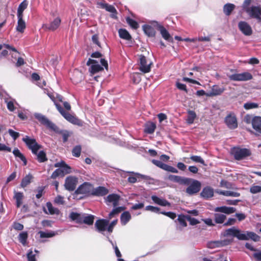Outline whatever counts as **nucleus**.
<instances>
[{
    "label": "nucleus",
    "mask_w": 261,
    "mask_h": 261,
    "mask_svg": "<svg viewBox=\"0 0 261 261\" xmlns=\"http://www.w3.org/2000/svg\"><path fill=\"white\" fill-rule=\"evenodd\" d=\"M186 220H187V215L185 216L183 215H179L178 216L177 221L179 222V223L182 227H186L187 225V224L186 222Z\"/></svg>",
    "instance_id": "obj_49"
},
{
    "label": "nucleus",
    "mask_w": 261,
    "mask_h": 261,
    "mask_svg": "<svg viewBox=\"0 0 261 261\" xmlns=\"http://www.w3.org/2000/svg\"><path fill=\"white\" fill-rule=\"evenodd\" d=\"M257 116H253L251 115L247 114L245 116L244 121L247 124L251 123L252 127L253 126L254 120L257 118Z\"/></svg>",
    "instance_id": "obj_47"
},
{
    "label": "nucleus",
    "mask_w": 261,
    "mask_h": 261,
    "mask_svg": "<svg viewBox=\"0 0 261 261\" xmlns=\"http://www.w3.org/2000/svg\"><path fill=\"white\" fill-rule=\"evenodd\" d=\"M107 240L109 241V242L113 246V247L115 250V254H116V255L117 256V257H120L121 256V254L120 251L119 250L118 248L116 246V243H114L111 240H110L108 236L107 237Z\"/></svg>",
    "instance_id": "obj_53"
},
{
    "label": "nucleus",
    "mask_w": 261,
    "mask_h": 261,
    "mask_svg": "<svg viewBox=\"0 0 261 261\" xmlns=\"http://www.w3.org/2000/svg\"><path fill=\"white\" fill-rule=\"evenodd\" d=\"M145 210L153 213L160 214V208L152 205H148L145 207Z\"/></svg>",
    "instance_id": "obj_60"
},
{
    "label": "nucleus",
    "mask_w": 261,
    "mask_h": 261,
    "mask_svg": "<svg viewBox=\"0 0 261 261\" xmlns=\"http://www.w3.org/2000/svg\"><path fill=\"white\" fill-rule=\"evenodd\" d=\"M250 18H255L257 22L261 23V6H252L247 8L245 11Z\"/></svg>",
    "instance_id": "obj_7"
},
{
    "label": "nucleus",
    "mask_w": 261,
    "mask_h": 261,
    "mask_svg": "<svg viewBox=\"0 0 261 261\" xmlns=\"http://www.w3.org/2000/svg\"><path fill=\"white\" fill-rule=\"evenodd\" d=\"M36 156V160L39 163H43L47 161V158L45 151L43 150H39L37 151L36 154H34Z\"/></svg>",
    "instance_id": "obj_32"
},
{
    "label": "nucleus",
    "mask_w": 261,
    "mask_h": 261,
    "mask_svg": "<svg viewBox=\"0 0 261 261\" xmlns=\"http://www.w3.org/2000/svg\"><path fill=\"white\" fill-rule=\"evenodd\" d=\"M190 159L194 162L199 163L203 165H205L204 161L200 156L192 155Z\"/></svg>",
    "instance_id": "obj_57"
},
{
    "label": "nucleus",
    "mask_w": 261,
    "mask_h": 261,
    "mask_svg": "<svg viewBox=\"0 0 261 261\" xmlns=\"http://www.w3.org/2000/svg\"><path fill=\"white\" fill-rule=\"evenodd\" d=\"M22 140L33 154H36L37 151L42 148V145L39 144L35 139L31 138L28 136H25Z\"/></svg>",
    "instance_id": "obj_6"
},
{
    "label": "nucleus",
    "mask_w": 261,
    "mask_h": 261,
    "mask_svg": "<svg viewBox=\"0 0 261 261\" xmlns=\"http://www.w3.org/2000/svg\"><path fill=\"white\" fill-rule=\"evenodd\" d=\"M46 206L47 208L48 212L44 208L43 211L45 214L50 215H59L60 214L59 210L58 208L54 207L51 202H47L46 204Z\"/></svg>",
    "instance_id": "obj_23"
},
{
    "label": "nucleus",
    "mask_w": 261,
    "mask_h": 261,
    "mask_svg": "<svg viewBox=\"0 0 261 261\" xmlns=\"http://www.w3.org/2000/svg\"><path fill=\"white\" fill-rule=\"evenodd\" d=\"M224 87H220L217 85H214L210 93L206 94L207 96H214L221 95L224 91Z\"/></svg>",
    "instance_id": "obj_19"
},
{
    "label": "nucleus",
    "mask_w": 261,
    "mask_h": 261,
    "mask_svg": "<svg viewBox=\"0 0 261 261\" xmlns=\"http://www.w3.org/2000/svg\"><path fill=\"white\" fill-rule=\"evenodd\" d=\"M33 178V176L32 174L30 173L28 174V175H25L22 179L20 184V186L22 188H25L28 185H29L31 181L32 180Z\"/></svg>",
    "instance_id": "obj_35"
},
{
    "label": "nucleus",
    "mask_w": 261,
    "mask_h": 261,
    "mask_svg": "<svg viewBox=\"0 0 261 261\" xmlns=\"http://www.w3.org/2000/svg\"><path fill=\"white\" fill-rule=\"evenodd\" d=\"M230 242L229 241L227 240L223 241H212L208 243V247L210 248L220 247L228 245Z\"/></svg>",
    "instance_id": "obj_20"
},
{
    "label": "nucleus",
    "mask_w": 261,
    "mask_h": 261,
    "mask_svg": "<svg viewBox=\"0 0 261 261\" xmlns=\"http://www.w3.org/2000/svg\"><path fill=\"white\" fill-rule=\"evenodd\" d=\"M110 219H98L95 223V227L97 231L105 235V232L106 230L108 231V226L109 223Z\"/></svg>",
    "instance_id": "obj_11"
},
{
    "label": "nucleus",
    "mask_w": 261,
    "mask_h": 261,
    "mask_svg": "<svg viewBox=\"0 0 261 261\" xmlns=\"http://www.w3.org/2000/svg\"><path fill=\"white\" fill-rule=\"evenodd\" d=\"M28 237V234L27 232L23 231L21 232L18 236V240L23 245H25L27 243V240Z\"/></svg>",
    "instance_id": "obj_46"
},
{
    "label": "nucleus",
    "mask_w": 261,
    "mask_h": 261,
    "mask_svg": "<svg viewBox=\"0 0 261 261\" xmlns=\"http://www.w3.org/2000/svg\"><path fill=\"white\" fill-rule=\"evenodd\" d=\"M95 216L91 214H84L82 220V223L91 225L94 222Z\"/></svg>",
    "instance_id": "obj_31"
},
{
    "label": "nucleus",
    "mask_w": 261,
    "mask_h": 261,
    "mask_svg": "<svg viewBox=\"0 0 261 261\" xmlns=\"http://www.w3.org/2000/svg\"><path fill=\"white\" fill-rule=\"evenodd\" d=\"M142 29L144 33L147 36L149 37H153L155 36L156 32L152 26L148 24H144L142 26Z\"/></svg>",
    "instance_id": "obj_24"
},
{
    "label": "nucleus",
    "mask_w": 261,
    "mask_h": 261,
    "mask_svg": "<svg viewBox=\"0 0 261 261\" xmlns=\"http://www.w3.org/2000/svg\"><path fill=\"white\" fill-rule=\"evenodd\" d=\"M78 183V178L74 176H68L65 180L64 187L66 190L73 191Z\"/></svg>",
    "instance_id": "obj_8"
},
{
    "label": "nucleus",
    "mask_w": 261,
    "mask_h": 261,
    "mask_svg": "<svg viewBox=\"0 0 261 261\" xmlns=\"http://www.w3.org/2000/svg\"><path fill=\"white\" fill-rule=\"evenodd\" d=\"M215 211L217 212L223 213L226 214H230L235 212L236 208L232 207L223 206L216 207Z\"/></svg>",
    "instance_id": "obj_25"
},
{
    "label": "nucleus",
    "mask_w": 261,
    "mask_h": 261,
    "mask_svg": "<svg viewBox=\"0 0 261 261\" xmlns=\"http://www.w3.org/2000/svg\"><path fill=\"white\" fill-rule=\"evenodd\" d=\"M60 175L63 176V171L61 169L58 168L53 172L50 177L52 179H56Z\"/></svg>",
    "instance_id": "obj_58"
},
{
    "label": "nucleus",
    "mask_w": 261,
    "mask_h": 261,
    "mask_svg": "<svg viewBox=\"0 0 261 261\" xmlns=\"http://www.w3.org/2000/svg\"><path fill=\"white\" fill-rule=\"evenodd\" d=\"M93 190V185L89 182H85L80 185L75 190L76 194L91 195Z\"/></svg>",
    "instance_id": "obj_9"
},
{
    "label": "nucleus",
    "mask_w": 261,
    "mask_h": 261,
    "mask_svg": "<svg viewBox=\"0 0 261 261\" xmlns=\"http://www.w3.org/2000/svg\"><path fill=\"white\" fill-rule=\"evenodd\" d=\"M109 193V190L105 187L99 186L96 188H93L91 195L96 196H103Z\"/></svg>",
    "instance_id": "obj_17"
},
{
    "label": "nucleus",
    "mask_w": 261,
    "mask_h": 261,
    "mask_svg": "<svg viewBox=\"0 0 261 261\" xmlns=\"http://www.w3.org/2000/svg\"><path fill=\"white\" fill-rule=\"evenodd\" d=\"M253 129L257 133L261 134V117L257 116V118L254 120Z\"/></svg>",
    "instance_id": "obj_34"
},
{
    "label": "nucleus",
    "mask_w": 261,
    "mask_h": 261,
    "mask_svg": "<svg viewBox=\"0 0 261 261\" xmlns=\"http://www.w3.org/2000/svg\"><path fill=\"white\" fill-rule=\"evenodd\" d=\"M258 108V104L255 102H248L244 105V108L245 110H250Z\"/></svg>",
    "instance_id": "obj_51"
},
{
    "label": "nucleus",
    "mask_w": 261,
    "mask_h": 261,
    "mask_svg": "<svg viewBox=\"0 0 261 261\" xmlns=\"http://www.w3.org/2000/svg\"><path fill=\"white\" fill-rule=\"evenodd\" d=\"M28 6V2L26 0H24L21 2L18 6L17 9V16H23V12L27 8Z\"/></svg>",
    "instance_id": "obj_37"
},
{
    "label": "nucleus",
    "mask_w": 261,
    "mask_h": 261,
    "mask_svg": "<svg viewBox=\"0 0 261 261\" xmlns=\"http://www.w3.org/2000/svg\"><path fill=\"white\" fill-rule=\"evenodd\" d=\"M238 28L245 36H250L252 34V30L251 26L246 21H240L238 23Z\"/></svg>",
    "instance_id": "obj_13"
},
{
    "label": "nucleus",
    "mask_w": 261,
    "mask_h": 261,
    "mask_svg": "<svg viewBox=\"0 0 261 261\" xmlns=\"http://www.w3.org/2000/svg\"><path fill=\"white\" fill-rule=\"evenodd\" d=\"M127 23L134 29H137L139 28V24L134 19L127 17L126 19Z\"/></svg>",
    "instance_id": "obj_50"
},
{
    "label": "nucleus",
    "mask_w": 261,
    "mask_h": 261,
    "mask_svg": "<svg viewBox=\"0 0 261 261\" xmlns=\"http://www.w3.org/2000/svg\"><path fill=\"white\" fill-rule=\"evenodd\" d=\"M5 102L7 103V108L10 111L13 112L15 110L14 103V102H15V100L14 99H12V100L10 101H8V99L5 98Z\"/></svg>",
    "instance_id": "obj_52"
},
{
    "label": "nucleus",
    "mask_w": 261,
    "mask_h": 261,
    "mask_svg": "<svg viewBox=\"0 0 261 261\" xmlns=\"http://www.w3.org/2000/svg\"><path fill=\"white\" fill-rule=\"evenodd\" d=\"M240 235H242L243 238L239 239V240H248L251 239L255 242H257L260 239L259 236L252 231H246L245 233H242L241 231Z\"/></svg>",
    "instance_id": "obj_15"
},
{
    "label": "nucleus",
    "mask_w": 261,
    "mask_h": 261,
    "mask_svg": "<svg viewBox=\"0 0 261 261\" xmlns=\"http://www.w3.org/2000/svg\"><path fill=\"white\" fill-rule=\"evenodd\" d=\"M120 197L116 194H112L109 195L106 198V201L109 203H112L114 207L118 205Z\"/></svg>",
    "instance_id": "obj_21"
},
{
    "label": "nucleus",
    "mask_w": 261,
    "mask_h": 261,
    "mask_svg": "<svg viewBox=\"0 0 261 261\" xmlns=\"http://www.w3.org/2000/svg\"><path fill=\"white\" fill-rule=\"evenodd\" d=\"M153 23L156 24L158 30L160 31L162 37L166 41L170 42H173V39L170 35L168 31L161 24H159L158 22L154 21Z\"/></svg>",
    "instance_id": "obj_12"
},
{
    "label": "nucleus",
    "mask_w": 261,
    "mask_h": 261,
    "mask_svg": "<svg viewBox=\"0 0 261 261\" xmlns=\"http://www.w3.org/2000/svg\"><path fill=\"white\" fill-rule=\"evenodd\" d=\"M187 220L190 222L191 225H195L199 223V221L197 219L192 218L189 215H187Z\"/></svg>",
    "instance_id": "obj_62"
},
{
    "label": "nucleus",
    "mask_w": 261,
    "mask_h": 261,
    "mask_svg": "<svg viewBox=\"0 0 261 261\" xmlns=\"http://www.w3.org/2000/svg\"><path fill=\"white\" fill-rule=\"evenodd\" d=\"M253 256L258 261H261V250H258L253 253Z\"/></svg>",
    "instance_id": "obj_64"
},
{
    "label": "nucleus",
    "mask_w": 261,
    "mask_h": 261,
    "mask_svg": "<svg viewBox=\"0 0 261 261\" xmlns=\"http://www.w3.org/2000/svg\"><path fill=\"white\" fill-rule=\"evenodd\" d=\"M231 153L236 160H243L251 154L250 149L239 147H234L231 150Z\"/></svg>",
    "instance_id": "obj_4"
},
{
    "label": "nucleus",
    "mask_w": 261,
    "mask_h": 261,
    "mask_svg": "<svg viewBox=\"0 0 261 261\" xmlns=\"http://www.w3.org/2000/svg\"><path fill=\"white\" fill-rule=\"evenodd\" d=\"M162 169L173 173H177L178 172L175 168L166 164H164Z\"/></svg>",
    "instance_id": "obj_54"
},
{
    "label": "nucleus",
    "mask_w": 261,
    "mask_h": 261,
    "mask_svg": "<svg viewBox=\"0 0 261 261\" xmlns=\"http://www.w3.org/2000/svg\"><path fill=\"white\" fill-rule=\"evenodd\" d=\"M124 209H125V207H123V206H119V207H115L109 213L108 218L109 219H112L113 217H114L115 216V215H118L121 211H123Z\"/></svg>",
    "instance_id": "obj_43"
},
{
    "label": "nucleus",
    "mask_w": 261,
    "mask_h": 261,
    "mask_svg": "<svg viewBox=\"0 0 261 261\" xmlns=\"http://www.w3.org/2000/svg\"><path fill=\"white\" fill-rule=\"evenodd\" d=\"M151 199L155 203L161 206H165L170 205V203L167 200L163 198H159L155 195L151 196Z\"/></svg>",
    "instance_id": "obj_28"
},
{
    "label": "nucleus",
    "mask_w": 261,
    "mask_h": 261,
    "mask_svg": "<svg viewBox=\"0 0 261 261\" xmlns=\"http://www.w3.org/2000/svg\"><path fill=\"white\" fill-rule=\"evenodd\" d=\"M8 133L14 140H16L20 135L19 133L15 132L12 129H8Z\"/></svg>",
    "instance_id": "obj_61"
},
{
    "label": "nucleus",
    "mask_w": 261,
    "mask_h": 261,
    "mask_svg": "<svg viewBox=\"0 0 261 261\" xmlns=\"http://www.w3.org/2000/svg\"><path fill=\"white\" fill-rule=\"evenodd\" d=\"M54 202L57 204H64L65 203L64 197L61 195H58L55 198Z\"/></svg>",
    "instance_id": "obj_63"
},
{
    "label": "nucleus",
    "mask_w": 261,
    "mask_h": 261,
    "mask_svg": "<svg viewBox=\"0 0 261 261\" xmlns=\"http://www.w3.org/2000/svg\"><path fill=\"white\" fill-rule=\"evenodd\" d=\"M234 5L227 3L223 7V12L226 15L229 16L230 15L231 12L234 10Z\"/></svg>",
    "instance_id": "obj_40"
},
{
    "label": "nucleus",
    "mask_w": 261,
    "mask_h": 261,
    "mask_svg": "<svg viewBox=\"0 0 261 261\" xmlns=\"http://www.w3.org/2000/svg\"><path fill=\"white\" fill-rule=\"evenodd\" d=\"M18 21L16 26V30L20 33H23L26 28V24L24 20L23 19V16H17Z\"/></svg>",
    "instance_id": "obj_29"
},
{
    "label": "nucleus",
    "mask_w": 261,
    "mask_h": 261,
    "mask_svg": "<svg viewBox=\"0 0 261 261\" xmlns=\"http://www.w3.org/2000/svg\"><path fill=\"white\" fill-rule=\"evenodd\" d=\"M13 153L16 158H18L23 162L24 165H26L27 164L26 158L23 154L20 152V150L18 148H14L13 151Z\"/></svg>",
    "instance_id": "obj_36"
},
{
    "label": "nucleus",
    "mask_w": 261,
    "mask_h": 261,
    "mask_svg": "<svg viewBox=\"0 0 261 261\" xmlns=\"http://www.w3.org/2000/svg\"><path fill=\"white\" fill-rule=\"evenodd\" d=\"M119 37L123 39L126 40H130L132 39V37L129 33L125 29H120L119 31Z\"/></svg>",
    "instance_id": "obj_39"
},
{
    "label": "nucleus",
    "mask_w": 261,
    "mask_h": 261,
    "mask_svg": "<svg viewBox=\"0 0 261 261\" xmlns=\"http://www.w3.org/2000/svg\"><path fill=\"white\" fill-rule=\"evenodd\" d=\"M225 122L230 129H233L238 127L237 118L233 114L228 115L225 118Z\"/></svg>",
    "instance_id": "obj_14"
},
{
    "label": "nucleus",
    "mask_w": 261,
    "mask_h": 261,
    "mask_svg": "<svg viewBox=\"0 0 261 261\" xmlns=\"http://www.w3.org/2000/svg\"><path fill=\"white\" fill-rule=\"evenodd\" d=\"M39 233L40 234V237L41 238H50V237L55 236L56 234V233L53 231H51L49 232H44L42 231H40L39 232Z\"/></svg>",
    "instance_id": "obj_56"
},
{
    "label": "nucleus",
    "mask_w": 261,
    "mask_h": 261,
    "mask_svg": "<svg viewBox=\"0 0 261 261\" xmlns=\"http://www.w3.org/2000/svg\"><path fill=\"white\" fill-rule=\"evenodd\" d=\"M151 62L148 63L146 57L141 55L139 56V69L143 73H148L150 71Z\"/></svg>",
    "instance_id": "obj_10"
},
{
    "label": "nucleus",
    "mask_w": 261,
    "mask_h": 261,
    "mask_svg": "<svg viewBox=\"0 0 261 261\" xmlns=\"http://www.w3.org/2000/svg\"><path fill=\"white\" fill-rule=\"evenodd\" d=\"M250 192L252 194L261 192V186L252 185L250 188Z\"/></svg>",
    "instance_id": "obj_59"
},
{
    "label": "nucleus",
    "mask_w": 261,
    "mask_h": 261,
    "mask_svg": "<svg viewBox=\"0 0 261 261\" xmlns=\"http://www.w3.org/2000/svg\"><path fill=\"white\" fill-rule=\"evenodd\" d=\"M55 106L60 113L68 121L72 124L77 125L78 126H81L83 125V122L82 120L77 118L75 116L66 112L60 104L55 103Z\"/></svg>",
    "instance_id": "obj_3"
},
{
    "label": "nucleus",
    "mask_w": 261,
    "mask_h": 261,
    "mask_svg": "<svg viewBox=\"0 0 261 261\" xmlns=\"http://www.w3.org/2000/svg\"><path fill=\"white\" fill-rule=\"evenodd\" d=\"M98 5L100 6L101 8L105 9L106 11L113 13L112 15V17L116 18V14L117 11L113 6L109 5L104 2H99L98 3Z\"/></svg>",
    "instance_id": "obj_18"
},
{
    "label": "nucleus",
    "mask_w": 261,
    "mask_h": 261,
    "mask_svg": "<svg viewBox=\"0 0 261 261\" xmlns=\"http://www.w3.org/2000/svg\"><path fill=\"white\" fill-rule=\"evenodd\" d=\"M227 76L231 81L234 82H245L249 81L253 78L252 75L249 72L242 73H234L232 74H227Z\"/></svg>",
    "instance_id": "obj_5"
},
{
    "label": "nucleus",
    "mask_w": 261,
    "mask_h": 261,
    "mask_svg": "<svg viewBox=\"0 0 261 261\" xmlns=\"http://www.w3.org/2000/svg\"><path fill=\"white\" fill-rule=\"evenodd\" d=\"M55 167H60V169H61L63 171V175L65 174H68L71 172V168L63 161L56 163Z\"/></svg>",
    "instance_id": "obj_27"
},
{
    "label": "nucleus",
    "mask_w": 261,
    "mask_h": 261,
    "mask_svg": "<svg viewBox=\"0 0 261 261\" xmlns=\"http://www.w3.org/2000/svg\"><path fill=\"white\" fill-rule=\"evenodd\" d=\"M156 128L155 123L151 121L147 122L144 125V132L148 134H153Z\"/></svg>",
    "instance_id": "obj_26"
},
{
    "label": "nucleus",
    "mask_w": 261,
    "mask_h": 261,
    "mask_svg": "<svg viewBox=\"0 0 261 261\" xmlns=\"http://www.w3.org/2000/svg\"><path fill=\"white\" fill-rule=\"evenodd\" d=\"M220 194L226 196L238 197L240 196V194L238 192L230 191H222L219 192Z\"/></svg>",
    "instance_id": "obj_45"
},
{
    "label": "nucleus",
    "mask_w": 261,
    "mask_h": 261,
    "mask_svg": "<svg viewBox=\"0 0 261 261\" xmlns=\"http://www.w3.org/2000/svg\"><path fill=\"white\" fill-rule=\"evenodd\" d=\"M196 115L195 112L193 111H189L188 112V117L187 119V122L189 124H192L196 118Z\"/></svg>",
    "instance_id": "obj_48"
},
{
    "label": "nucleus",
    "mask_w": 261,
    "mask_h": 261,
    "mask_svg": "<svg viewBox=\"0 0 261 261\" xmlns=\"http://www.w3.org/2000/svg\"><path fill=\"white\" fill-rule=\"evenodd\" d=\"M81 149L82 148L80 145H77L75 146L72 151L73 156L75 157H79L81 155Z\"/></svg>",
    "instance_id": "obj_55"
},
{
    "label": "nucleus",
    "mask_w": 261,
    "mask_h": 261,
    "mask_svg": "<svg viewBox=\"0 0 261 261\" xmlns=\"http://www.w3.org/2000/svg\"><path fill=\"white\" fill-rule=\"evenodd\" d=\"M84 214H80L76 212H71L69 215L70 219L75 221L77 223H82Z\"/></svg>",
    "instance_id": "obj_30"
},
{
    "label": "nucleus",
    "mask_w": 261,
    "mask_h": 261,
    "mask_svg": "<svg viewBox=\"0 0 261 261\" xmlns=\"http://www.w3.org/2000/svg\"><path fill=\"white\" fill-rule=\"evenodd\" d=\"M103 69V68L98 64V62L96 61L95 63L91 66L89 71L92 74H95Z\"/></svg>",
    "instance_id": "obj_42"
},
{
    "label": "nucleus",
    "mask_w": 261,
    "mask_h": 261,
    "mask_svg": "<svg viewBox=\"0 0 261 261\" xmlns=\"http://www.w3.org/2000/svg\"><path fill=\"white\" fill-rule=\"evenodd\" d=\"M23 194L22 192H15L14 198L16 200V206L19 207L22 203Z\"/></svg>",
    "instance_id": "obj_41"
},
{
    "label": "nucleus",
    "mask_w": 261,
    "mask_h": 261,
    "mask_svg": "<svg viewBox=\"0 0 261 261\" xmlns=\"http://www.w3.org/2000/svg\"><path fill=\"white\" fill-rule=\"evenodd\" d=\"M131 219V215L128 211L122 213L120 216V222L122 225H125Z\"/></svg>",
    "instance_id": "obj_33"
},
{
    "label": "nucleus",
    "mask_w": 261,
    "mask_h": 261,
    "mask_svg": "<svg viewBox=\"0 0 261 261\" xmlns=\"http://www.w3.org/2000/svg\"><path fill=\"white\" fill-rule=\"evenodd\" d=\"M34 117L42 124L45 125L57 133L62 134L64 142L67 141L68 137L70 135V133L68 131L59 130V127L55 124L50 121L44 115H43L40 113H35L34 114Z\"/></svg>",
    "instance_id": "obj_2"
},
{
    "label": "nucleus",
    "mask_w": 261,
    "mask_h": 261,
    "mask_svg": "<svg viewBox=\"0 0 261 261\" xmlns=\"http://www.w3.org/2000/svg\"><path fill=\"white\" fill-rule=\"evenodd\" d=\"M200 195L201 197L205 199L211 198L214 195V189L209 186L204 187L202 189Z\"/></svg>",
    "instance_id": "obj_22"
},
{
    "label": "nucleus",
    "mask_w": 261,
    "mask_h": 261,
    "mask_svg": "<svg viewBox=\"0 0 261 261\" xmlns=\"http://www.w3.org/2000/svg\"><path fill=\"white\" fill-rule=\"evenodd\" d=\"M60 23V18L59 17H57L52 22H51L49 27L47 28L49 30L54 31L59 27Z\"/></svg>",
    "instance_id": "obj_38"
},
{
    "label": "nucleus",
    "mask_w": 261,
    "mask_h": 261,
    "mask_svg": "<svg viewBox=\"0 0 261 261\" xmlns=\"http://www.w3.org/2000/svg\"><path fill=\"white\" fill-rule=\"evenodd\" d=\"M215 221L216 223H223L226 218L225 215L222 214L216 213L214 215Z\"/></svg>",
    "instance_id": "obj_44"
},
{
    "label": "nucleus",
    "mask_w": 261,
    "mask_h": 261,
    "mask_svg": "<svg viewBox=\"0 0 261 261\" xmlns=\"http://www.w3.org/2000/svg\"><path fill=\"white\" fill-rule=\"evenodd\" d=\"M241 231L236 228L235 227H233L230 228H228L225 230L224 236H232L234 237H236L238 240L239 239H243L242 235H240Z\"/></svg>",
    "instance_id": "obj_16"
},
{
    "label": "nucleus",
    "mask_w": 261,
    "mask_h": 261,
    "mask_svg": "<svg viewBox=\"0 0 261 261\" xmlns=\"http://www.w3.org/2000/svg\"><path fill=\"white\" fill-rule=\"evenodd\" d=\"M167 179L181 185L188 186L186 192L189 195H193L198 193L201 189L200 182L193 178L170 174L168 176Z\"/></svg>",
    "instance_id": "obj_1"
}]
</instances>
